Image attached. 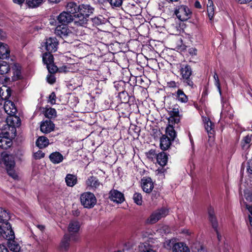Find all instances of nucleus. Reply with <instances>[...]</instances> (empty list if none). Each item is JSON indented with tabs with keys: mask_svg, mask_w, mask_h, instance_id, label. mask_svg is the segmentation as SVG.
Wrapping results in <instances>:
<instances>
[{
	"mask_svg": "<svg viewBox=\"0 0 252 252\" xmlns=\"http://www.w3.org/2000/svg\"><path fill=\"white\" fill-rule=\"evenodd\" d=\"M9 116L6 119V123L9 126L15 128L20 125L21 122L19 117L15 115Z\"/></svg>",
	"mask_w": 252,
	"mask_h": 252,
	"instance_id": "obj_22",
	"label": "nucleus"
},
{
	"mask_svg": "<svg viewBox=\"0 0 252 252\" xmlns=\"http://www.w3.org/2000/svg\"><path fill=\"white\" fill-rule=\"evenodd\" d=\"M45 154L40 150L34 153V157L35 159H40L44 157Z\"/></svg>",
	"mask_w": 252,
	"mask_h": 252,
	"instance_id": "obj_52",
	"label": "nucleus"
},
{
	"mask_svg": "<svg viewBox=\"0 0 252 252\" xmlns=\"http://www.w3.org/2000/svg\"><path fill=\"white\" fill-rule=\"evenodd\" d=\"M80 229V224L77 221H71L68 224V230L70 233V234H77Z\"/></svg>",
	"mask_w": 252,
	"mask_h": 252,
	"instance_id": "obj_24",
	"label": "nucleus"
},
{
	"mask_svg": "<svg viewBox=\"0 0 252 252\" xmlns=\"http://www.w3.org/2000/svg\"><path fill=\"white\" fill-rule=\"evenodd\" d=\"M54 124L51 121H45L40 125V130L45 133H48L54 130Z\"/></svg>",
	"mask_w": 252,
	"mask_h": 252,
	"instance_id": "obj_19",
	"label": "nucleus"
},
{
	"mask_svg": "<svg viewBox=\"0 0 252 252\" xmlns=\"http://www.w3.org/2000/svg\"><path fill=\"white\" fill-rule=\"evenodd\" d=\"M20 76H21V71L20 70H16L14 72V75L13 76V80H18L20 78Z\"/></svg>",
	"mask_w": 252,
	"mask_h": 252,
	"instance_id": "obj_54",
	"label": "nucleus"
},
{
	"mask_svg": "<svg viewBox=\"0 0 252 252\" xmlns=\"http://www.w3.org/2000/svg\"><path fill=\"white\" fill-rule=\"evenodd\" d=\"M141 185L143 190L147 193H151L154 188V182L150 177H143L141 179Z\"/></svg>",
	"mask_w": 252,
	"mask_h": 252,
	"instance_id": "obj_9",
	"label": "nucleus"
},
{
	"mask_svg": "<svg viewBox=\"0 0 252 252\" xmlns=\"http://www.w3.org/2000/svg\"><path fill=\"white\" fill-rule=\"evenodd\" d=\"M51 52H47L43 54L42 60L44 64L46 65L54 61L53 56L51 54Z\"/></svg>",
	"mask_w": 252,
	"mask_h": 252,
	"instance_id": "obj_38",
	"label": "nucleus"
},
{
	"mask_svg": "<svg viewBox=\"0 0 252 252\" xmlns=\"http://www.w3.org/2000/svg\"><path fill=\"white\" fill-rule=\"evenodd\" d=\"M73 16L75 17V23L78 25L83 26L87 23L88 16H85V15L80 14L79 13L76 15H74Z\"/></svg>",
	"mask_w": 252,
	"mask_h": 252,
	"instance_id": "obj_34",
	"label": "nucleus"
},
{
	"mask_svg": "<svg viewBox=\"0 0 252 252\" xmlns=\"http://www.w3.org/2000/svg\"><path fill=\"white\" fill-rule=\"evenodd\" d=\"M56 95L54 92H52L49 96V101L52 104H54L56 103Z\"/></svg>",
	"mask_w": 252,
	"mask_h": 252,
	"instance_id": "obj_53",
	"label": "nucleus"
},
{
	"mask_svg": "<svg viewBox=\"0 0 252 252\" xmlns=\"http://www.w3.org/2000/svg\"><path fill=\"white\" fill-rule=\"evenodd\" d=\"M166 134L168 135L172 140H174L176 136V133L173 126L169 125L166 128Z\"/></svg>",
	"mask_w": 252,
	"mask_h": 252,
	"instance_id": "obj_40",
	"label": "nucleus"
},
{
	"mask_svg": "<svg viewBox=\"0 0 252 252\" xmlns=\"http://www.w3.org/2000/svg\"><path fill=\"white\" fill-rule=\"evenodd\" d=\"M244 205L252 215V193L250 190L244 191Z\"/></svg>",
	"mask_w": 252,
	"mask_h": 252,
	"instance_id": "obj_13",
	"label": "nucleus"
},
{
	"mask_svg": "<svg viewBox=\"0 0 252 252\" xmlns=\"http://www.w3.org/2000/svg\"><path fill=\"white\" fill-rule=\"evenodd\" d=\"M133 199L134 202L138 205H141L142 204V196L141 193L136 192L133 194Z\"/></svg>",
	"mask_w": 252,
	"mask_h": 252,
	"instance_id": "obj_42",
	"label": "nucleus"
},
{
	"mask_svg": "<svg viewBox=\"0 0 252 252\" xmlns=\"http://www.w3.org/2000/svg\"><path fill=\"white\" fill-rule=\"evenodd\" d=\"M194 6L196 8H200L201 7V5L200 2L197 0H196L195 2Z\"/></svg>",
	"mask_w": 252,
	"mask_h": 252,
	"instance_id": "obj_62",
	"label": "nucleus"
},
{
	"mask_svg": "<svg viewBox=\"0 0 252 252\" xmlns=\"http://www.w3.org/2000/svg\"><path fill=\"white\" fill-rule=\"evenodd\" d=\"M49 144V140L45 136H40L36 141V145L40 149L44 148L48 146Z\"/></svg>",
	"mask_w": 252,
	"mask_h": 252,
	"instance_id": "obj_33",
	"label": "nucleus"
},
{
	"mask_svg": "<svg viewBox=\"0 0 252 252\" xmlns=\"http://www.w3.org/2000/svg\"><path fill=\"white\" fill-rule=\"evenodd\" d=\"M174 13L177 17L182 21L188 20L191 17L192 14L189 8L184 5L177 6L175 9Z\"/></svg>",
	"mask_w": 252,
	"mask_h": 252,
	"instance_id": "obj_5",
	"label": "nucleus"
},
{
	"mask_svg": "<svg viewBox=\"0 0 252 252\" xmlns=\"http://www.w3.org/2000/svg\"><path fill=\"white\" fill-rule=\"evenodd\" d=\"M13 1L15 3L21 5L24 3L25 0H13Z\"/></svg>",
	"mask_w": 252,
	"mask_h": 252,
	"instance_id": "obj_61",
	"label": "nucleus"
},
{
	"mask_svg": "<svg viewBox=\"0 0 252 252\" xmlns=\"http://www.w3.org/2000/svg\"><path fill=\"white\" fill-rule=\"evenodd\" d=\"M173 252H190V251L188 247L183 243H177L173 245Z\"/></svg>",
	"mask_w": 252,
	"mask_h": 252,
	"instance_id": "obj_29",
	"label": "nucleus"
},
{
	"mask_svg": "<svg viewBox=\"0 0 252 252\" xmlns=\"http://www.w3.org/2000/svg\"><path fill=\"white\" fill-rule=\"evenodd\" d=\"M206 122L205 123V128L206 130L208 133H210V134H212L214 130H213V124L209 120V119L205 120Z\"/></svg>",
	"mask_w": 252,
	"mask_h": 252,
	"instance_id": "obj_43",
	"label": "nucleus"
},
{
	"mask_svg": "<svg viewBox=\"0 0 252 252\" xmlns=\"http://www.w3.org/2000/svg\"><path fill=\"white\" fill-rule=\"evenodd\" d=\"M233 117V111L231 106L226 103H223L222 110L220 113V118L221 119L228 118L232 119Z\"/></svg>",
	"mask_w": 252,
	"mask_h": 252,
	"instance_id": "obj_12",
	"label": "nucleus"
},
{
	"mask_svg": "<svg viewBox=\"0 0 252 252\" xmlns=\"http://www.w3.org/2000/svg\"><path fill=\"white\" fill-rule=\"evenodd\" d=\"M73 16L72 15L67 12L63 11L62 12L58 17L59 22L63 25H65L73 20Z\"/></svg>",
	"mask_w": 252,
	"mask_h": 252,
	"instance_id": "obj_16",
	"label": "nucleus"
},
{
	"mask_svg": "<svg viewBox=\"0 0 252 252\" xmlns=\"http://www.w3.org/2000/svg\"><path fill=\"white\" fill-rule=\"evenodd\" d=\"M251 141L252 138L249 135H247L246 136L244 137L242 141L243 148H244L245 144H249L251 142Z\"/></svg>",
	"mask_w": 252,
	"mask_h": 252,
	"instance_id": "obj_49",
	"label": "nucleus"
},
{
	"mask_svg": "<svg viewBox=\"0 0 252 252\" xmlns=\"http://www.w3.org/2000/svg\"><path fill=\"white\" fill-rule=\"evenodd\" d=\"M80 199L81 204L86 208H92L96 203L95 196L91 192H85L82 193Z\"/></svg>",
	"mask_w": 252,
	"mask_h": 252,
	"instance_id": "obj_3",
	"label": "nucleus"
},
{
	"mask_svg": "<svg viewBox=\"0 0 252 252\" xmlns=\"http://www.w3.org/2000/svg\"><path fill=\"white\" fill-rule=\"evenodd\" d=\"M6 224L7 225L6 228H2L0 226V238L5 239L7 237L10 231L12 230L10 224H8V223H6Z\"/></svg>",
	"mask_w": 252,
	"mask_h": 252,
	"instance_id": "obj_36",
	"label": "nucleus"
},
{
	"mask_svg": "<svg viewBox=\"0 0 252 252\" xmlns=\"http://www.w3.org/2000/svg\"><path fill=\"white\" fill-rule=\"evenodd\" d=\"M86 184L87 187H90L93 189H96L100 185V183L96 177L92 176L88 178L86 181Z\"/></svg>",
	"mask_w": 252,
	"mask_h": 252,
	"instance_id": "obj_21",
	"label": "nucleus"
},
{
	"mask_svg": "<svg viewBox=\"0 0 252 252\" xmlns=\"http://www.w3.org/2000/svg\"><path fill=\"white\" fill-rule=\"evenodd\" d=\"M168 210L164 208L154 211L148 218L147 222L150 224H154L168 214Z\"/></svg>",
	"mask_w": 252,
	"mask_h": 252,
	"instance_id": "obj_7",
	"label": "nucleus"
},
{
	"mask_svg": "<svg viewBox=\"0 0 252 252\" xmlns=\"http://www.w3.org/2000/svg\"><path fill=\"white\" fill-rule=\"evenodd\" d=\"M9 213L6 210L0 207V222H7V220L10 219Z\"/></svg>",
	"mask_w": 252,
	"mask_h": 252,
	"instance_id": "obj_37",
	"label": "nucleus"
},
{
	"mask_svg": "<svg viewBox=\"0 0 252 252\" xmlns=\"http://www.w3.org/2000/svg\"><path fill=\"white\" fill-rule=\"evenodd\" d=\"M175 244H174V241L171 240H166L164 243V247L167 249H170L172 247V249L173 248V245Z\"/></svg>",
	"mask_w": 252,
	"mask_h": 252,
	"instance_id": "obj_50",
	"label": "nucleus"
},
{
	"mask_svg": "<svg viewBox=\"0 0 252 252\" xmlns=\"http://www.w3.org/2000/svg\"><path fill=\"white\" fill-rule=\"evenodd\" d=\"M147 157L149 158L153 159L154 158H157V155H158L155 150H150L147 154Z\"/></svg>",
	"mask_w": 252,
	"mask_h": 252,
	"instance_id": "obj_48",
	"label": "nucleus"
},
{
	"mask_svg": "<svg viewBox=\"0 0 252 252\" xmlns=\"http://www.w3.org/2000/svg\"><path fill=\"white\" fill-rule=\"evenodd\" d=\"M79 9V6L74 2H68L66 5V12L71 15H76L75 14L78 12Z\"/></svg>",
	"mask_w": 252,
	"mask_h": 252,
	"instance_id": "obj_28",
	"label": "nucleus"
},
{
	"mask_svg": "<svg viewBox=\"0 0 252 252\" xmlns=\"http://www.w3.org/2000/svg\"><path fill=\"white\" fill-rule=\"evenodd\" d=\"M122 96H125L124 100L123 102L125 103L127 101V99H126V96H128L127 94L125 92H122L119 94V96L121 98Z\"/></svg>",
	"mask_w": 252,
	"mask_h": 252,
	"instance_id": "obj_58",
	"label": "nucleus"
},
{
	"mask_svg": "<svg viewBox=\"0 0 252 252\" xmlns=\"http://www.w3.org/2000/svg\"><path fill=\"white\" fill-rule=\"evenodd\" d=\"M0 252H8V251L5 246L0 244Z\"/></svg>",
	"mask_w": 252,
	"mask_h": 252,
	"instance_id": "obj_59",
	"label": "nucleus"
},
{
	"mask_svg": "<svg viewBox=\"0 0 252 252\" xmlns=\"http://www.w3.org/2000/svg\"><path fill=\"white\" fill-rule=\"evenodd\" d=\"M143 252H157L152 249H149L146 250V251H144Z\"/></svg>",
	"mask_w": 252,
	"mask_h": 252,
	"instance_id": "obj_64",
	"label": "nucleus"
},
{
	"mask_svg": "<svg viewBox=\"0 0 252 252\" xmlns=\"http://www.w3.org/2000/svg\"><path fill=\"white\" fill-rule=\"evenodd\" d=\"M110 199L117 203H121L124 200V194L116 189H112L109 192Z\"/></svg>",
	"mask_w": 252,
	"mask_h": 252,
	"instance_id": "obj_11",
	"label": "nucleus"
},
{
	"mask_svg": "<svg viewBox=\"0 0 252 252\" xmlns=\"http://www.w3.org/2000/svg\"><path fill=\"white\" fill-rule=\"evenodd\" d=\"M173 95L176 97L178 101L182 103H185L188 101V97L184 93L183 91L181 89L178 90V91L174 94Z\"/></svg>",
	"mask_w": 252,
	"mask_h": 252,
	"instance_id": "obj_31",
	"label": "nucleus"
},
{
	"mask_svg": "<svg viewBox=\"0 0 252 252\" xmlns=\"http://www.w3.org/2000/svg\"><path fill=\"white\" fill-rule=\"evenodd\" d=\"M93 21L94 23L97 24V25H99L101 23V21H100V20L98 18H94L93 19Z\"/></svg>",
	"mask_w": 252,
	"mask_h": 252,
	"instance_id": "obj_60",
	"label": "nucleus"
},
{
	"mask_svg": "<svg viewBox=\"0 0 252 252\" xmlns=\"http://www.w3.org/2000/svg\"><path fill=\"white\" fill-rule=\"evenodd\" d=\"M10 50L7 44L0 42V59H7L9 56Z\"/></svg>",
	"mask_w": 252,
	"mask_h": 252,
	"instance_id": "obj_25",
	"label": "nucleus"
},
{
	"mask_svg": "<svg viewBox=\"0 0 252 252\" xmlns=\"http://www.w3.org/2000/svg\"><path fill=\"white\" fill-rule=\"evenodd\" d=\"M69 30L65 25L58 26L55 29V33L61 37H64L68 35Z\"/></svg>",
	"mask_w": 252,
	"mask_h": 252,
	"instance_id": "obj_23",
	"label": "nucleus"
},
{
	"mask_svg": "<svg viewBox=\"0 0 252 252\" xmlns=\"http://www.w3.org/2000/svg\"><path fill=\"white\" fill-rule=\"evenodd\" d=\"M46 66L50 73H54L58 70V67L54 64V62L48 64Z\"/></svg>",
	"mask_w": 252,
	"mask_h": 252,
	"instance_id": "obj_45",
	"label": "nucleus"
},
{
	"mask_svg": "<svg viewBox=\"0 0 252 252\" xmlns=\"http://www.w3.org/2000/svg\"><path fill=\"white\" fill-rule=\"evenodd\" d=\"M207 10L208 12V17L210 20H212L214 15V8L215 6L212 0H208L207 3Z\"/></svg>",
	"mask_w": 252,
	"mask_h": 252,
	"instance_id": "obj_35",
	"label": "nucleus"
},
{
	"mask_svg": "<svg viewBox=\"0 0 252 252\" xmlns=\"http://www.w3.org/2000/svg\"><path fill=\"white\" fill-rule=\"evenodd\" d=\"M47 81L51 84H53L56 82V78L53 73H51L47 76Z\"/></svg>",
	"mask_w": 252,
	"mask_h": 252,
	"instance_id": "obj_51",
	"label": "nucleus"
},
{
	"mask_svg": "<svg viewBox=\"0 0 252 252\" xmlns=\"http://www.w3.org/2000/svg\"><path fill=\"white\" fill-rule=\"evenodd\" d=\"M247 171L252 174V159L248 162Z\"/></svg>",
	"mask_w": 252,
	"mask_h": 252,
	"instance_id": "obj_55",
	"label": "nucleus"
},
{
	"mask_svg": "<svg viewBox=\"0 0 252 252\" xmlns=\"http://www.w3.org/2000/svg\"><path fill=\"white\" fill-rule=\"evenodd\" d=\"M249 220L250 222V225L252 227V215L250 213V214L249 215Z\"/></svg>",
	"mask_w": 252,
	"mask_h": 252,
	"instance_id": "obj_63",
	"label": "nucleus"
},
{
	"mask_svg": "<svg viewBox=\"0 0 252 252\" xmlns=\"http://www.w3.org/2000/svg\"><path fill=\"white\" fill-rule=\"evenodd\" d=\"M51 161L54 164H58L63 159V156L58 152H53L49 156Z\"/></svg>",
	"mask_w": 252,
	"mask_h": 252,
	"instance_id": "obj_27",
	"label": "nucleus"
},
{
	"mask_svg": "<svg viewBox=\"0 0 252 252\" xmlns=\"http://www.w3.org/2000/svg\"><path fill=\"white\" fill-rule=\"evenodd\" d=\"M172 139L167 135H163L160 139V148L162 150H167L170 146Z\"/></svg>",
	"mask_w": 252,
	"mask_h": 252,
	"instance_id": "obj_20",
	"label": "nucleus"
},
{
	"mask_svg": "<svg viewBox=\"0 0 252 252\" xmlns=\"http://www.w3.org/2000/svg\"><path fill=\"white\" fill-rule=\"evenodd\" d=\"M208 215H209V219L211 223L212 227L216 231L218 240L220 241L221 240V236L220 234L218 227V223L216 217L215 215L214 210L213 208L210 207L208 209Z\"/></svg>",
	"mask_w": 252,
	"mask_h": 252,
	"instance_id": "obj_8",
	"label": "nucleus"
},
{
	"mask_svg": "<svg viewBox=\"0 0 252 252\" xmlns=\"http://www.w3.org/2000/svg\"><path fill=\"white\" fill-rule=\"evenodd\" d=\"M157 162L161 166H164L167 164V156L166 154L163 152L158 153L157 155Z\"/></svg>",
	"mask_w": 252,
	"mask_h": 252,
	"instance_id": "obj_32",
	"label": "nucleus"
},
{
	"mask_svg": "<svg viewBox=\"0 0 252 252\" xmlns=\"http://www.w3.org/2000/svg\"><path fill=\"white\" fill-rule=\"evenodd\" d=\"M214 78L215 80V85L217 87L218 90L219 92V93L221 95V88H220V85L218 76L216 73H215L214 75Z\"/></svg>",
	"mask_w": 252,
	"mask_h": 252,
	"instance_id": "obj_46",
	"label": "nucleus"
},
{
	"mask_svg": "<svg viewBox=\"0 0 252 252\" xmlns=\"http://www.w3.org/2000/svg\"><path fill=\"white\" fill-rule=\"evenodd\" d=\"M45 115L49 119L55 118L57 116L56 110L54 108H50L46 110Z\"/></svg>",
	"mask_w": 252,
	"mask_h": 252,
	"instance_id": "obj_41",
	"label": "nucleus"
},
{
	"mask_svg": "<svg viewBox=\"0 0 252 252\" xmlns=\"http://www.w3.org/2000/svg\"><path fill=\"white\" fill-rule=\"evenodd\" d=\"M78 13L85 16L89 17V15L93 13L94 9L89 4H82L79 5Z\"/></svg>",
	"mask_w": 252,
	"mask_h": 252,
	"instance_id": "obj_18",
	"label": "nucleus"
},
{
	"mask_svg": "<svg viewBox=\"0 0 252 252\" xmlns=\"http://www.w3.org/2000/svg\"><path fill=\"white\" fill-rule=\"evenodd\" d=\"M1 156L8 174L13 179H17L18 176L14 170L15 162L14 157L4 152L2 153Z\"/></svg>",
	"mask_w": 252,
	"mask_h": 252,
	"instance_id": "obj_2",
	"label": "nucleus"
},
{
	"mask_svg": "<svg viewBox=\"0 0 252 252\" xmlns=\"http://www.w3.org/2000/svg\"><path fill=\"white\" fill-rule=\"evenodd\" d=\"M179 68L181 76V79L184 85L192 88L194 83L190 77L192 72L190 66L187 64H180Z\"/></svg>",
	"mask_w": 252,
	"mask_h": 252,
	"instance_id": "obj_1",
	"label": "nucleus"
},
{
	"mask_svg": "<svg viewBox=\"0 0 252 252\" xmlns=\"http://www.w3.org/2000/svg\"><path fill=\"white\" fill-rule=\"evenodd\" d=\"M9 69V65L7 62L0 61V83L2 84L3 80H6V78L4 74L8 73Z\"/></svg>",
	"mask_w": 252,
	"mask_h": 252,
	"instance_id": "obj_15",
	"label": "nucleus"
},
{
	"mask_svg": "<svg viewBox=\"0 0 252 252\" xmlns=\"http://www.w3.org/2000/svg\"><path fill=\"white\" fill-rule=\"evenodd\" d=\"M79 238L80 237L77 234H65L59 246L60 251L61 252H67L69 249L70 241L77 242L79 240Z\"/></svg>",
	"mask_w": 252,
	"mask_h": 252,
	"instance_id": "obj_4",
	"label": "nucleus"
},
{
	"mask_svg": "<svg viewBox=\"0 0 252 252\" xmlns=\"http://www.w3.org/2000/svg\"><path fill=\"white\" fill-rule=\"evenodd\" d=\"M3 108L8 115H14L16 114L17 109L14 103L10 100H6L4 102Z\"/></svg>",
	"mask_w": 252,
	"mask_h": 252,
	"instance_id": "obj_14",
	"label": "nucleus"
},
{
	"mask_svg": "<svg viewBox=\"0 0 252 252\" xmlns=\"http://www.w3.org/2000/svg\"><path fill=\"white\" fill-rule=\"evenodd\" d=\"M110 5L114 7H120L123 2L122 0H107Z\"/></svg>",
	"mask_w": 252,
	"mask_h": 252,
	"instance_id": "obj_47",
	"label": "nucleus"
},
{
	"mask_svg": "<svg viewBox=\"0 0 252 252\" xmlns=\"http://www.w3.org/2000/svg\"><path fill=\"white\" fill-rule=\"evenodd\" d=\"M167 86L169 88H177V83L175 82V81H170L169 82L167 83Z\"/></svg>",
	"mask_w": 252,
	"mask_h": 252,
	"instance_id": "obj_57",
	"label": "nucleus"
},
{
	"mask_svg": "<svg viewBox=\"0 0 252 252\" xmlns=\"http://www.w3.org/2000/svg\"><path fill=\"white\" fill-rule=\"evenodd\" d=\"M65 181L68 187H72L77 183V178L75 175L68 174L66 175Z\"/></svg>",
	"mask_w": 252,
	"mask_h": 252,
	"instance_id": "obj_30",
	"label": "nucleus"
},
{
	"mask_svg": "<svg viewBox=\"0 0 252 252\" xmlns=\"http://www.w3.org/2000/svg\"><path fill=\"white\" fill-rule=\"evenodd\" d=\"M12 144V140L7 136L0 134V148L2 149H7L10 147Z\"/></svg>",
	"mask_w": 252,
	"mask_h": 252,
	"instance_id": "obj_17",
	"label": "nucleus"
},
{
	"mask_svg": "<svg viewBox=\"0 0 252 252\" xmlns=\"http://www.w3.org/2000/svg\"><path fill=\"white\" fill-rule=\"evenodd\" d=\"M44 44L45 49L48 52H55L57 50L59 43L56 38L49 37L46 39Z\"/></svg>",
	"mask_w": 252,
	"mask_h": 252,
	"instance_id": "obj_10",
	"label": "nucleus"
},
{
	"mask_svg": "<svg viewBox=\"0 0 252 252\" xmlns=\"http://www.w3.org/2000/svg\"><path fill=\"white\" fill-rule=\"evenodd\" d=\"M43 3V0H26V3L30 8L39 7Z\"/></svg>",
	"mask_w": 252,
	"mask_h": 252,
	"instance_id": "obj_39",
	"label": "nucleus"
},
{
	"mask_svg": "<svg viewBox=\"0 0 252 252\" xmlns=\"http://www.w3.org/2000/svg\"><path fill=\"white\" fill-rule=\"evenodd\" d=\"M179 106L178 105L173 106V108L170 111L171 118L169 119L170 121H174L175 123H178L180 121L179 116Z\"/></svg>",
	"mask_w": 252,
	"mask_h": 252,
	"instance_id": "obj_26",
	"label": "nucleus"
},
{
	"mask_svg": "<svg viewBox=\"0 0 252 252\" xmlns=\"http://www.w3.org/2000/svg\"><path fill=\"white\" fill-rule=\"evenodd\" d=\"M193 252H204V249L202 245L199 243L194 244L191 247Z\"/></svg>",
	"mask_w": 252,
	"mask_h": 252,
	"instance_id": "obj_44",
	"label": "nucleus"
},
{
	"mask_svg": "<svg viewBox=\"0 0 252 252\" xmlns=\"http://www.w3.org/2000/svg\"><path fill=\"white\" fill-rule=\"evenodd\" d=\"M5 239L7 240V246L9 250L12 252H20L21 249L19 241L15 239L14 232L13 230L10 231L7 237Z\"/></svg>",
	"mask_w": 252,
	"mask_h": 252,
	"instance_id": "obj_6",
	"label": "nucleus"
},
{
	"mask_svg": "<svg viewBox=\"0 0 252 252\" xmlns=\"http://www.w3.org/2000/svg\"><path fill=\"white\" fill-rule=\"evenodd\" d=\"M197 50L195 48H190L189 49V53L192 56H195L197 55Z\"/></svg>",
	"mask_w": 252,
	"mask_h": 252,
	"instance_id": "obj_56",
	"label": "nucleus"
}]
</instances>
